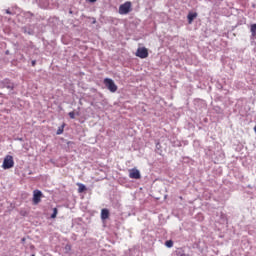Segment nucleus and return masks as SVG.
Wrapping results in <instances>:
<instances>
[{"mask_svg":"<svg viewBox=\"0 0 256 256\" xmlns=\"http://www.w3.org/2000/svg\"><path fill=\"white\" fill-rule=\"evenodd\" d=\"M13 167H15V160H13V156L6 155L2 164V168L13 169Z\"/></svg>","mask_w":256,"mask_h":256,"instance_id":"1","label":"nucleus"},{"mask_svg":"<svg viewBox=\"0 0 256 256\" xmlns=\"http://www.w3.org/2000/svg\"><path fill=\"white\" fill-rule=\"evenodd\" d=\"M104 85L108 90H110L111 93H115L118 89V87L115 85V82L111 78H105Z\"/></svg>","mask_w":256,"mask_h":256,"instance_id":"2","label":"nucleus"},{"mask_svg":"<svg viewBox=\"0 0 256 256\" xmlns=\"http://www.w3.org/2000/svg\"><path fill=\"white\" fill-rule=\"evenodd\" d=\"M131 12V2H125L119 6V14L120 15H127V13Z\"/></svg>","mask_w":256,"mask_h":256,"instance_id":"3","label":"nucleus"},{"mask_svg":"<svg viewBox=\"0 0 256 256\" xmlns=\"http://www.w3.org/2000/svg\"><path fill=\"white\" fill-rule=\"evenodd\" d=\"M136 57L140 59H147L149 57V50L145 47H140L136 51Z\"/></svg>","mask_w":256,"mask_h":256,"instance_id":"4","label":"nucleus"},{"mask_svg":"<svg viewBox=\"0 0 256 256\" xmlns=\"http://www.w3.org/2000/svg\"><path fill=\"white\" fill-rule=\"evenodd\" d=\"M43 197V192L40 190L33 191V203L34 205H39L41 203V198Z\"/></svg>","mask_w":256,"mask_h":256,"instance_id":"5","label":"nucleus"},{"mask_svg":"<svg viewBox=\"0 0 256 256\" xmlns=\"http://www.w3.org/2000/svg\"><path fill=\"white\" fill-rule=\"evenodd\" d=\"M130 179H141V172L137 168H132L129 170Z\"/></svg>","mask_w":256,"mask_h":256,"instance_id":"6","label":"nucleus"},{"mask_svg":"<svg viewBox=\"0 0 256 256\" xmlns=\"http://www.w3.org/2000/svg\"><path fill=\"white\" fill-rule=\"evenodd\" d=\"M188 23L191 25L193 23V20L197 19V12H189L187 15Z\"/></svg>","mask_w":256,"mask_h":256,"instance_id":"7","label":"nucleus"},{"mask_svg":"<svg viewBox=\"0 0 256 256\" xmlns=\"http://www.w3.org/2000/svg\"><path fill=\"white\" fill-rule=\"evenodd\" d=\"M4 85H5L6 89H11V91H13V89H15V84L11 83V80H9V79L4 80Z\"/></svg>","mask_w":256,"mask_h":256,"instance_id":"8","label":"nucleus"},{"mask_svg":"<svg viewBox=\"0 0 256 256\" xmlns=\"http://www.w3.org/2000/svg\"><path fill=\"white\" fill-rule=\"evenodd\" d=\"M101 219H109V210L107 208L101 210Z\"/></svg>","mask_w":256,"mask_h":256,"instance_id":"9","label":"nucleus"},{"mask_svg":"<svg viewBox=\"0 0 256 256\" xmlns=\"http://www.w3.org/2000/svg\"><path fill=\"white\" fill-rule=\"evenodd\" d=\"M251 39H255L256 37V24H252L250 26Z\"/></svg>","mask_w":256,"mask_h":256,"instance_id":"10","label":"nucleus"},{"mask_svg":"<svg viewBox=\"0 0 256 256\" xmlns=\"http://www.w3.org/2000/svg\"><path fill=\"white\" fill-rule=\"evenodd\" d=\"M78 186H79V188H78L79 193H83L84 191L87 190V188L83 184H78Z\"/></svg>","mask_w":256,"mask_h":256,"instance_id":"11","label":"nucleus"},{"mask_svg":"<svg viewBox=\"0 0 256 256\" xmlns=\"http://www.w3.org/2000/svg\"><path fill=\"white\" fill-rule=\"evenodd\" d=\"M57 213H58L57 208H54V209H53V213H52V215H51V219H56V218H57Z\"/></svg>","mask_w":256,"mask_h":256,"instance_id":"12","label":"nucleus"},{"mask_svg":"<svg viewBox=\"0 0 256 256\" xmlns=\"http://www.w3.org/2000/svg\"><path fill=\"white\" fill-rule=\"evenodd\" d=\"M165 245H166V247H168V248L173 247V242H172V240H167V241L165 242Z\"/></svg>","mask_w":256,"mask_h":256,"instance_id":"13","label":"nucleus"},{"mask_svg":"<svg viewBox=\"0 0 256 256\" xmlns=\"http://www.w3.org/2000/svg\"><path fill=\"white\" fill-rule=\"evenodd\" d=\"M69 117H70V119H75V112H69Z\"/></svg>","mask_w":256,"mask_h":256,"instance_id":"14","label":"nucleus"},{"mask_svg":"<svg viewBox=\"0 0 256 256\" xmlns=\"http://www.w3.org/2000/svg\"><path fill=\"white\" fill-rule=\"evenodd\" d=\"M63 133V127L62 128H59L58 130H57V135H61Z\"/></svg>","mask_w":256,"mask_h":256,"instance_id":"15","label":"nucleus"},{"mask_svg":"<svg viewBox=\"0 0 256 256\" xmlns=\"http://www.w3.org/2000/svg\"><path fill=\"white\" fill-rule=\"evenodd\" d=\"M7 15H12L10 10H6Z\"/></svg>","mask_w":256,"mask_h":256,"instance_id":"16","label":"nucleus"},{"mask_svg":"<svg viewBox=\"0 0 256 256\" xmlns=\"http://www.w3.org/2000/svg\"><path fill=\"white\" fill-rule=\"evenodd\" d=\"M90 3H95L97 0H88Z\"/></svg>","mask_w":256,"mask_h":256,"instance_id":"17","label":"nucleus"},{"mask_svg":"<svg viewBox=\"0 0 256 256\" xmlns=\"http://www.w3.org/2000/svg\"><path fill=\"white\" fill-rule=\"evenodd\" d=\"M32 65L35 66V61L32 62Z\"/></svg>","mask_w":256,"mask_h":256,"instance_id":"18","label":"nucleus"},{"mask_svg":"<svg viewBox=\"0 0 256 256\" xmlns=\"http://www.w3.org/2000/svg\"><path fill=\"white\" fill-rule=\"evenodd\" d=\"M180 199L183 200V196H180Z\"/></svg>","mask_w":256,"mask_h":256,"instance_id":"19","label":"nucleus"}]
</instances>
